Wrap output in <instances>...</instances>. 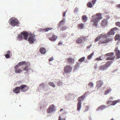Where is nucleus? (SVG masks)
Wrapping results in <instances>:
<instances>
[{
    "mask_svg": "<svg viewBox=\"0 0 120 120\" xmlns=\"http://www.w3.org/2000/svg\"><path fill=\"white\" fill-rule=\"evenodd\" d=\"M57 38V36L53 34L52 37L49 38V39L51 41H54Z\"/></svg>",
    "mask_w": 120,
    "mask_h": 120,
    "instance_id": "16",
    "label": "nucleus"
},
{
    "mask_svg": "<svg viewBox=\"0 0 120 120\" xmlns=\"http://www.w3.org/2000/svg\"><path fill=\"white\" fill-rule=\"evenodd\" d=\"M98 60H102V59H101L100 57L98 58Z\"/></svg>",
    "mask_w": 120,
    "mask_h": 120,
    "instance_id": "54",
    "label": "nucleus"
},
{
    "mask_svg": "<svg viewBox=\"0 0 120 120\" xmlns=\"http://www.w3.org/2000/svg\"><path fill=\"white\" fill-rule=\"evenodd\" d=\"M115 24L116 26L119 27H120V22H117Z\"/></svg>",
    "mask_w": 120,
    "mask_h": 120,
    "instance_id": "41",
    "label": "nucleus"
},
{
    "mask_svg": "<svg viewBox=\"0 0 120 120\" xmlns=\"http://www.w3.org/2000/svg\"><path fill=\"white\" fill-rule=\"evenodd\" d=\"M84 24L83 23H80L78 25V27L80 29H81L83 28L84 27Z\"/></svg>",
    "mask_w": 120,
    "mask_h": 120,
    "instance_id": "23",
    "label": "nucleus"
},
{
    "mask_svg": "<svg viewBox=\"0 0 120 120\" xmlns=\"http://www.w3.org/2000/svg\"><path fill=\"white\" fill-rule=\"evenodd\" d=\"M94 52H92V53L90 55H89L88 57H87V58L88 59H90L92 56L94 55Z\"/></svg>",
    "mask_w": 120,
    "mask_h": 120,
    "instance_id": "35",
    "label": "nucleus"
},
{
    "mask_svg": "<svg viewBox=\"0 0 120 120\" xmlns=\"http://www.w3.org/2000/svg\"><path fill=\"white\" fill-rule=\"evenodd\" d=\"M10 21V23L11 25L14 26H18L19 22L18 20L15 18H11Z\"/></svg>",
    "mask_w": 120,
    "mask_h": 120,
    "instance_id": "3",
    "label": "nucleus"
},
{
    "mask_svg": "<svg viewBox=\"0 0 120 120\" xmlns=\"http://www.w3.org/2000/svg\"><path fill=\"white\" fill-rule=\"evenodd\" d=\"M106 106L104 105H101L99 106L98 108V110H102L106 108Z\"/></svg>",
    "mask_w": 120,
    "mask_h": 120,
    "instance_id": "25",
    "label": "nucleus"
},
{
    "mask_svg": "<svg viewBox=\"0 0 120 120\" xmlns=\"http://www.w3.org/2000/svg\"><path fill=\"white\" fill-rule=\"evenodd\" d=\"M41 85H43V84H41Z\"/></svg>",
    "mask_w": 120,
    "mask_h": 120,
    "instance_id": "60",
    "label": "nucleus"
},
{
    "mask_svg": "<svg viewBox=\"0 0 120 120\" xmlns=\"http://www.w3.org/2000/svg\"><path fill=\"white\" fill-rule=\"evenodd\" d=\"M115 40H119L120 41V35L119 34H116L115 37Z\"/></svg>",
    "mask_w": 120,
    "mask_h": 120,
    "instance_id": "22",
    "label": "nucleus"
},
{
    "mask_svg": "<svg viewBox=\"0 0 120 120\" xmlns=\"http://www.w3.org/2000/svg\"><path fill=\"white\" fill-rule=\"evenodd\" d=\"M79 63L77 62L76 63L75 66V69H76L77 68L79 67Z\"/></svg>",
    "mask_w": 120,
    "mask_h": 120,
    "instance_id": "38",
    "label": "nucleus"
},
{
    "mask_svg": "<svg viewBox=\"0 0 120 120\" xmlns=\"http://www.w3.org/2000/svg\"><path fill=\"white\" fill-rule=\"evenodd\" d=\"M112 63V62H107L106 64L105 65L106 67L107 68Z\"/></svg>",
    "mask_w": 120,
    "mask_h": 120,
    "instance_id": "32",
    "label": "nucleus"
},
{
    "mask_svg": "<svg viewBox=\"0 0 120 120\" xmlns=\"http://www.w3.org/2000/svg\"><path fill=\"white\" fill-rule=\"evenodd\" d=\"M115 51L116 53V55L117 59L120 58V51L118 49L117 47H116L115 49Z\"/></svg>",
    "mask_w": 120,
    "mask_h": 120,
    "instance_id": "12",
    "label": "nucleus"
},
{
    "mask_svg": "<svg viewBox=\"0 0 120 120\" xmlns=\"http://www.w3.org/2000/svg\"><path fill=\"white\" fill-rule=\"evenodd\" d=\"M81 102H78L77 105V110L79 111L80 110V109L81 107Z\"/></svg>",
    "mask_w": 120,
    "mask_h": 120,
    "instance_id": "18",
    "label": "nucleus"
},
{
    "mask_svg": "<svg viewBox=\"0 0 120 120\" xmlns=\"http://www.w3.org/2000/svg\"><path fill=\"white\" fill-rule=\"evenodd\" d=\"M59 119L58 120H65V118H61L60 116L59 117Z\"/></svg>",
    "mask_w": 120,
    "mask_h": 120,
    "instance_id": "46",
    "label": "nucleus"
},
{
    "mask_svg": "<svg viewBox=\"0 0 120 120\" xmlns=\"http://www.w3.org/2000/svg\"><path fill=\"white\" fill-rule=\"evenodd\" d=\"M93 84L92 82H90L88 84V86L90 87H92L93 86Z\"/></svg>",
    "mask_w": 120,
    "mask_h": 120,
    "instance_id": "42",
    "label": "nucleus"
},
{
    "mask_svg": "<svg viewBox=\"0 0 120 120\" xmlns=\"http://www.w3.org/2000/svg\"><path fill=\"white\" fill-rule=\"evenodd\" d=\"M63 109H61L60 110V111H63Z\"/></svg>",
    "mask_w": 120,
    "mask_h": 120,
    "instance_id": "58",
    "label": "nucleus"
},
{
    "mask_svg": "<svg viewBox=\"0 0 120 120\" xmlns=\"http://www.w3.org/2000/svg\"><path fill=\"white\" fill-rule=\"evenodd\" d=\"M94 19L91 22V23H93L94 26H97L98 23V13L96 15H94L92 16Z\"/></svg>",
    "mask_w": 120,
    "mask_h": 120,
    "instance_id": "6",
    "label": "nucleus"
},
{
    "mask_svg": "<svg viewBox=\"0 0 120 120\" xmlns=\"http://www.w3.org/2000/svg\"><path fill=\"white\" fill-rule=\"evenodd\" d=\"M118 29L116 27L112 29L107 34V35L104 34H101L98 37V41L101 39H102L104 38H106L107 36H109L111 35H114L115 33L114 31L117 30Z\"/></svg>",
    "mask_w": 120,
    "mask_h": 120,
    "instance_id": "1",
    "label": "nucleus"
},
{
    "mask_svg": "<svg viewBox=\"0 0 120 120\" xmlns=\"http://www.w3.org/2000/svg\"><path fill=\"white\" fill-rule=\"evenodd\" d=\"M87 5L89 7L91 8L92 7L93 5L91 2H89L88 3Z\"/></svg>",
    "mask_w": 120,
    "mask_h": 120,
    "instance_id": "34",
    "label": "nucleus"
},
{
    "mask_svg": "<svg viewBox=\"0 0 120 120\" xmlns=\"http://www.w3.org/2000/svg\"><path fill=\"white\" fill-rule=\"evenodd\" d=\"M67 11H66L65 12H64L63 13V17H64L65 16V14H66V12Z\"/></svg>",
    "mask_w": 120,
    "mask_h": 120,
    "instance_id": "50",
    "label": "nucleus"
},
{
    "mask_svg": "<svg viewBox=\"0 0 120 120\" xmlns=\"http://www.w3.org/2000/svg\"><path fill=\"white\" fill-rule=\"evenodd\" d=\"M66 60L67 62L70 64H73L75 60L74 59L71 57L66 59Z\"/></svg>",
    "mask_w": 120,
    "mask_h": 120,
    "instance_id": "11",
    "label": "nucleus"
},
{
    "mask_svg": "<svg viewBox=\"0 0 120 120\" xmlns=\"http://www.w3.org/2000/svg\"><path fill=\"white\" fill-rule=\"evenodd\" d=\"M53 29V28L50 27H48L45 28L44 29L45 30L46 32L48 31L51 30Z\"/></svg>",
    "mask_w": 120,
    "mask_h": 120,
    "instance_id": "36",
    "label": "nucleus"
},
{
    "mask_svg": "<svg viewBox=\"0 0 120 120\" xmlns=\"http://www.w3.org/2000/svg\"><path fill=\"white\" fill-rule=\"evenodd\" d=\"M67 29V27L66 26H64L62 27L61 28V30L62 31L65 30Z\"/></svg>",
    "mask_w": 120,
    "mask_h": 120,
    "instance_id": "40",
    "label": "nucleus"
},
{
    "mask_svg": "<svg viewBox=\"0 0 120 120\" xmlns=\"http://www.w3.org/2000/svg\"><path fill=\"white\" fill-rule=\"evenodd\" d=\"M114 54V53L113 52L109 53L106 54H105L106 56H109L107 58V60H113L115 58L114 56H112Z\"/></svg>",
    "mask_w": 120,
    "mask_h": 120,
    "instance_id": "10",
    "label": "nucleus"
},
{
    "mask_svg": "<svg viewBox=\"0 0 120 120\" xmlns=\"http://www.w3.org/2000/svg\"><path fill=\"white\" fill-rule=\"evenodd\" d=\"M87 39L86 37L82 36L78 38L76 40V41L78 44H81L85 41Z\"/></svg>",
    "mask_w": 120,
    "mask_h": 120,
    "instance_id": "5",
    "label": "nucleus"
},
{
    "mask_svg": "<svg viewBox=\"0 0 120 120\" xmlns=\"http://www.w3.org/2000/svg\"><path fill=\"white\" fill-rule=\"evenodd\" d=\"M120 101V99H118L116 100L113 101L111 104V105H114L116 104L119 103Z\"/></svg>",
    "mask_w": 120,
    "mask_h": 120,
    "instance_id": "21",
    "label": "nucleus"
},
{
    "mask_svg": "<svg viewBox=\"0 0 120 120\" xmlns=\"http://www.w3.org/2000/svg\"><path fill=\"white\" fill-rule=\"evenodd\" d=\"M65 22V19H63L60 22L59 26H60V25H61L63 24Z\"/></svg>",
    "mask_w": 120,
    "mask_h": 120,
    "instance_id": "26",
    "label": "nucleus"
},
{
    "mask_svg": "<svg viewBox=\"0 0 120 120\" xmlns=\"http://www.w3.org/2000/svg\"><path fill=\"white\" fill-rule=\"evenodd\" d=\"M26 62L25 61H23L21 62H19L18 63V64H17L15 66V68H16L17 67H19V66H20L21 65H23L24 64H28L30 66V64L28 62V63H26Z\"/></svg>",
    "mask_w": 120,
    "mask_h": 120,
    "instance_id": "14",
    "label": "nucleus"
},
{
    "mask_svg": "<svg viewBox=\"0 0 120 120\" xmlns=\"http://www.w3.org/2000/svg\"><path fill=\"white\" fill-rule=\"evenodd\" d=\"M103 83L101 81L98 82V87H100L103 85Z\"/></svg>",
    "mask_w": 120,
    "mask_h": 120,
    "instance_id": "27",
    "label": "nucleus"
},
{
    "mask_svg": "<svg viewBox=\"0 0 120 120\" xmlns=\"http://www.w3.org/2000/svg\"><path fill=\"white\" fill-rule=\"evenodd\" d=\"M97 67H94V68H95V69H97Z\"/></svg>",
    "mask_w": 120,
    "mask_h": 120,
    "instance_id": "57",
    "label": "nucleus"
},
{
    "mask_svg": "<svg viewBox=\"0 0 120 120\" xmlns=\"http://www.w3.org/2000/svg\"><path fill=\"white\" fill-rule=\"evenodd\" d=\"M53 59V58L52 57H51L49 59V61H51Z\"/></svg>",
    "mask_w": 120,
    "mask_h": 120,
    "instance_id": "47",
    "label": "nucleus"
},
{
    "mask_svg": "<svg viewBox=\"0 0 120 120\" xmlns=\"http://www.w3.org/2000/svg\"><path fill=\"white\" fill-rule=\"evenodd\" d=\"M82 20L84 22H86L87 20V18L86 15H83L82 18Z\"/></svg>",
    "mask_w": 120,
    "mask_h": 120,
    "instance_id": "24",
    "label": "nucleus"
},
{
    "mask_svg": "<svg viewBox=\"0 0 120 120\" xmlns=\"http://www.w3.org/2000/svg\"><path fill=\"white\" fill-rule=\"evenodd\" d=\"M28 41L30 43H33L36 40L35 36L34 34L30 33L29 34Z\"/></svg>",
    "mask_w": 120,
    "mask_h": 120,
    "instance_id": "4",
    "label": "nucleus"
},
{
    "mask_svg": "<svg viewBox=\"0 0 120 120\" xmlns=\"http://www.w3.org/2000/svg\"><path fill=\"white\" fill-rule=\"evenodd\" d=\"M20 89V87H15V89L13 90V91L15 93H19V92Z\"/></svg>",
    "mask_w": 120,
    "mask_h": 120,
    "instance_id": "15",
    "label": "nucleus"
},
{
    "mask_svg": "<svg viewBox=\"0 0 120 120\" xmlns=\"http://www.w3.org/2000/svg\"><path fill=\"white\" fill-rule=\"evenodd\" d=\"M96 1V0H93L92 1V4H94Z\"/></svg>",
    "mask_w": 120,
    "mask_h": 120,
    "instance_id": "48",
    "label": "nucleus"
},
{
    "mask_svg": "<svg viewBox=\"0 0 120 120\" xmlns=\"http://www.w3.org/2000/svg\"><path fill=\"white\" fill-rule=\"evenodd\" d=\"M58 83L59 84L58 85H60L61 84V82H59Z\"/></svg>",
    "mask_w": 120,
    "mask_h": 120,
    "instance_id": "56",
    "label": "nucleus"
},
{
    "mask_svg": "<svg viewBox=\"0 0 120 120\" xmlns=\"http://www.w3.org/2000/svg\"><path fill=\"white\" fill-rule=\"evenodd\" d=\"M91 45L90 46H88L87 47V49H89L91 46Z\"/></svg>",
    "mask_w": 120,
    "mask_h": 120,
    "instance_id": "52",
    "label": "nucleus"
},
{
    "mask_svg": "<svg viewBox=\"0 0 120 120\" xmlns=\"http://www.w3.org/2000/svg\"><path fill=\"white\" fill-rule=\"evenodd\" d=\"M49 84L53 87H55V85L54 83L52 82H49L48 83Z\"/></svg>",
    "mask_w": 120,
    "mask_h": 120,
    "instance_id": "33",
    "label": "nucleus"
},
{
    "mask_svg": "<svg viewBox=\"0 0 120 120\" xmlns=\"http://www.w3.org/2000/svg\"><path fill=\"white\" fill-rule=\"evenodd\" d=\"M107 24V22L106 21L105 19H103L102 20L101 24L102 26H105Z\"/></svg>",
    "mask_w": 120,
    "mask_h": 120,
    "instance_id": "20",
    "label": "nucleus"
},
{
    "mask_svg": "<svg viewBox=\"0 0 120 120\" xmlns=\"http://www.w3.org/2000/svg\"><path fill=\"white\" fill-rule=\"evenodd\" d=\"M5 57L7 58H9L10 57V55L8 54H6L5 55Z\"/></svg>",
    "mask_w": 120,
    "mask_h": 120,
    "instance_id": "45",
    "label": "nucleus"
},
{
    "mask_svg": "<svg viewBox=\"0 0 120 120\" xmlns=\"http://www.w3.org/2000/svg\"><path fill=\"white\" fill-rule=\"evenodd\" d=\"M28 36V33L26 31H23L21 32V34H19L18 37V39L20 40L24 38L25 40H27Z\"/></svg>",
    "mask_w": 120,
    "mask_h": 120,
    "instance_id": "2",
    "label": "nucleus"
},
{
    "mask_svg": "<svg viewBox=\"0 0 120 120\" xmlns=\"http://www.w3.org/2000/svg\"><path fill=\"white\" fill-rule=\"evenodd\" d=\"M117 7L118 8H120V4L117 5Z\"/></svg>",
    "mask_w": 120,
    "mask_h": 120,
    "instance_id": "53",
    "label": "nucleus"
},
{
    "mask_svg": "<svg viewBox=\"0 0 120 120\" xmlns=\"http://www.w3.org/2000/svg\"><path fill=\"white\" fill-rule=\"evenodd\" d=\"M55 107L54 105L52 104L50 105L47 109V113H50L51 112H54L55 110Z\"/></svg>",
    "mask_w": 120,
    "mask_h": 120,
    "instance_id": "8",
    "label": "nucleus"
},
{
    "mask_svg": "<svg viewBox=\"0 0 120 120\" xmlns=\"http://www.w3.org/2000/svg\"><path fill=\"white\" fill-rule=\"evenodd\" d=\"M79 11V10L78 9V8H77L76 7V8L74 11V12H77V11Z\"/></svg>",
    "mask_w": 120,
    "mask_h": 120,
    "instance_id": "44",
    "label": "nucleus"
},
{
    "mask_svg": "<svg viewBox=\"0 0 120 120\" xmlns=\"http://www.w3.org/2000/svg\"><path fill=\"white\" fill-rule=\"evenodd\" d=\"M102 19L101 15L100 13H98V20Z\"/></svg>",
    "mask_w": 120,
    "mask_h": 120,
    "instance_id": "37",
    "label": "nucleus"
},
{
    "mask_svg": "<svg viewBox=\"0 0 120 120\" xmlns=\"http://www.w3.org/2000/svg\"><path fill=\"white\" fill-rule=\"evenodd\" d=\"M46 50L44 48L42 47L40 48V51L42 54H44L46 52Z\"/></svg>",
    "mask_w": 120,
    "mask_h": 120,
    "instance_id": "19",
    "label": "nucleus"
},
{
    "mask_svg": "<svg viewBox=\"0 0 120 120\" xmlns=\"http://www.w3.org/2000/svg\"><path fill=\"white\" fill-rule=\"evenodd\" d=\"M20 89L22 92H25L29 89L28 86L25 85H22L20 86Z\"/></svg>",
    "mask_w": 120,
    "mask_h": 120,
    "instance_id": "9",
    "label": "nucleus"
},
{
    "mask_svg": "<svg viewBox=\"0 0 120 120\" xmlns=\"http://www.w3.org/2000/svg\"><path fill=\"white\" fill-rule=\"evenodd\" d=\"M112 102L111 101H108L107 102V104L108 105H111V104L112 103Z\"/></svg>",
    "mask_w": 120,
    "mask_h": 120,
    "instance_id": "43",
    "label": "nucleus"
},
{
    "mask_svg": "<svg viewBox=\"0 0 120 120\" xmlns=\"http://www.w3.org/2000/svg\"><path fill=\"white\" fill-rule=\"evenodd\" d=\"M111 91V89H108L105 91V94L106 95Z\"/></svg>",
    "mask_w": 120,
    "mask_h": 120,
    "instance_id": "29",
    "label": "nucleus"
},
{
    "mask_svg": "<svg viewBox=\"0 0 120 120\" xmlns=\"http://www.w3.org/2000/svg\"><path fill=\"white\" fill-rule=\"evenodd\" d=\"M72 68L70 65H66L64 68V72L63 73L64 75L65 73H69L71 72L72 71Z\"/></svg>",
    "mask_w": 120,
    "mask_h": 120,
    "instance_id": "7",
    "label": "nucleus"
},
{
    "mask_svg": "<svg viewBox=\"0 0 120 120\" xmlns=\"http://www.w3.org/2000/svg\"><path fill=\"white\" fill-rule=\"evenodd\" d=\"M95 41H98V37L96 38Z\"/></svg>",
    "mask_w": 120,
    "mask_h": 120,
    "instance_id": "55",
    "label": "nucleus"
},
{
    "mask_svg": "<svg viewBox=\"0 0 120 120\" xmlns=\"http://www.w3.org/2000/svg\"><path fill=\"white\" fill-rule=\"evenodd\" d=\"M62 42L61 41H60L58 44V45H60L62 44Z\"/></svg>",
    "mask_w": 120,
    "mask_h": 120,
    "instance_id": "51",
    "label": "nucleus"
},
{
    "mask_svg": "<svg viewBox=\"0 0 120 120\" xmlns=\"http://www.w3.org/2000/svg\"><path fill=\"white\" fill-rule=\"evenodd\" d=\"M30 70V68H28L27 66H25L23 68V70L24 71H28L29 70Z\"/></svg>",
    "mask_w": 120,
    "mask_h": 120,
    "instance_id": "39",
    "label": "nucleus"
},
{
    "mask_svg": "<svg viewBox=\"0 0 120 120\" xmlns=\"http://www.w3.org/2000/svg\"><path fill=\"white\" fill-rule=\"evenodd\" d=\"M106 68L105 65H103L99 68V69L100 70H104Z\"/></svg>",
    "mask_w": 120,
    "mask_h": 120,
    "instance_id": "28",
    "label": "nucleus"
},
{
    "mask_svg": "<svg viewBox=\"0 0 120 120\" xmlns=\"http://www.w3.org/2000/svg\"><path fill=\"white\" fill-rule=\"evenodd\" d=\"M85 59V57H83L79 59L78 60V61L81 62H82L84 61Z\"/></svg>",
    "mask_w": 120,
    "mask_h": 120,
    "instance_id": "31",
    "label": "nucleus"
},
{
    "mask_svg": "<svg viewBox=\"0 0 120 120\" xmlns=\"http://www.w3.org/2000/svg\"><path fill=\"white\" fill-rule=\"evenodd\" d=\"M84 98V97L81 96L79 97L78 98V102H81V101Z\"/></svg>",
    "mask_w": 120,
    "mask_h": 120,
    "instance_id": "30",
    "label": "nucleus"
},
{
    "mask_svg": "<svg viewBox=\"0 0 120 120\" xmlns=\"http://www.w3.org/2000/svg\"><path fill=\"white\" fill-rule=\"evenodd\" d=\"M19 67H17L16 68H15V72L16 73H20L22 72V70L19 68H18Z\"/></svg>",
    "mask_w": 120,
    "mask_h": 120,
    "instance_id": "17",
    "label": "nucleus"
},
{
    "mask_svg": "<svg viewBox=\"0 0 120 120\" xmlns=\"http://www.w3.org/2000/svg\"><path fill=\"white\" fill-rule=\"evenodd\" d=\"M112 39L111 38H108L107 39L103 41H100L99 42V44H101L102 43H108L110 41H112Z\"/></svg>",
    "mask_w": 120,
    "mask_h": 120,
    "instance_id": "13",
    "label": "nucleus"
},
{
    "mask_svg": "<svg viewBox=\"0 0 120 120\" xmlns=\"http://www.w3.org/2000/svg\"><path fill=\"white\" fill-rule=\"evenodd\" d=\"M10 51H8L7 52V54H8L9 55H10Z\"/></svg>",
    "mask_w": 120,
    "mask_h": 120,
    "instance_id": "49",
    "label": "nucleus"
},
{
    "mask_svg": "<svg viewBox=\"0 0 120 120\" xmlns=\"http://www.w3.org/2000/svg\"><path fill=\"white\" fill-rule=\"evenodd\" d=\"M98 60V58H96V59L95 60Z\"/></svg>",
    "mask_w": 120,
    "mask_h": 120,
    "instance_id": "59",
    "label": "nucleus"
}]
</instances>
